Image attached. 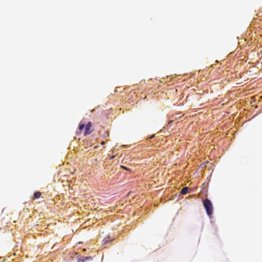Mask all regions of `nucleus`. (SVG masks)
I'll return each mask as SVG.
<instances>
[{
	"label": "nucleus",
	"mask_w": 262,
	"mask_h": 262,
	"mask_svg": "<svg viewBox=\"0 0 262 262\" xmlns=\"http://www.w3.org/2000/svg\"><path fill=\"white\" fill-rule=\"evenodd\" d=\"M203 205L206 209V213H210L213 212V206L211 201L208 199H206L203 201Z\"/></svg>",
	"instance_id": "obj_1"
},
{
	"label": "nucleus",
	"mask_w": 262,
	"mask_h": 262,
	"mask_svg": "<svg viewBox=\"0 0 262 262\" xmlns=\"http://www.w3.org/2000/svg\"><path fill=\"white\" fill-rule=\"evenodd\" d=\"M93 132L92 129V123L91 122H89L85 125V130L84 132V135L90 134Z\"/></svg>",
	"instance_id": "obj_2"
},
{
	"label": "nucleus",
	"mask_w": 262,
	"mask_h": 262,
	"mask_svg": "<svg viewBox=\"0 0 262 262\" xmlns=\"http://www.w3.org/2000/svg\"><path fill=\"white\" fill-rule=\"evenodd\" d=\"M189 189V188L188 187H185L183 188V189L181 191V193L182 194H186L188 193V190Z\"/></svg>",
	"instance_id": "obj_3"
},
{
	"label": "nucleus",
	"mask_w": 262,
	"mask_h": 262,
	"mask_svg": "<svg viewBox=\"0 0 262 262\" xmlns=\"http://www.w3.org/2000/svg\"><path fill=\"white\" fill-rule=\"evenodd\" d=\"M41 195V193L40 192H36L34 193L33 199H37L39 198Z\"/></svg>",
	"instance_id": "obj_4"
},
{
	"label": "nucleus",
	"mask_w": 262,
	"mask_h": 262,
	"mask_svg": "<svg viewBox=\"0 0 262 262\" xmlns=\"http://www.w3.org/2000/svg\"><path fill=\"white\" fill-rule=\"evenodd\" d=\"M84 127H85V124H84V123H82H82H80V125H79V130H80V131H81V130H82V129H84Z\"/></svg>",
	"instance_id": "obj_5"
},
{
	"label": "nucleus",
	"mask_w": 262,
	"mask_h": 262,
	"mask_svg": "<svg viewBox=\"0 0 262 262\" xmlns=\"http://www.w3.org/2000/svg\"><path fill=\"white\" fill-rule=\"evenodd\" d=\"M84 261H85V260H84L83 257H82L80 258H79L78 260V262H84Z\"/></svg>",
	"instance_id": "obj_6"
},
{
	"label": "nucleus",
	"mask_w": 262,
	"mask_h": 262,
	"mask_svg": "<svg viewBox=\"0 0 262 262\" xmlns=\"http://www.w3.org/2000/svg\"><path fill=\"white\" fill-rule=\"evenodd\" d=\"M85 261L87 260H89V259H92V257L91 256H85V257H83Z\"/></svg>",
	"instance_id": "obj_7"
},
{
	"label": "nucleus",
	"mask_w": 262,
	"mask_h": 262,
	"mask_svg": "<svg viewBox=\"0 0 262 262\" xmlns=\"http://www.w3.org/2000/svg\"><path fill=\"white\" fill-rule=\"evenodd\" d=\"M155 136V135H151L150 137H149V139H152L153 138H154Z\"/></svg>",
	"instance_id": "obj_8"
},
{
	"label": "nucleus",
	"mask_w": 262,
	"mask_h": 262,
	"mask_svg": "<svg viewBox=\"0 0 262 262\" xmlns=\"http://www.w3.org/2000/svg\"><path fill=\"white\" fill-rule=\"evenodd\" d=\"M101 144L102 145H104V144H105L104 141H102V142H101Z\"/></svg>",
	"instance_id": "obj_9"
},
{
	"label": "nucleus",
	"mask_w": 262,
	"mask_h": 262,
	"mask_svg": "<svg viewBox=\"0 0 262 262\" xmlns=\"http://www.w3.org/2000/svg\"><path fill=\"white\" fill-rule=\"evenodd\" d=\"M114 158V156H112V157L111 158V159H113Z\"/></svg>",
	"instance_id": "obj_10"
},
{
	"label": "nucleus",
	"mask_w": 262,
	"mask_h": 262,
	"mask_svg": "<svg viewBox=\"0 0 262 262\" xmlns=\"http://www.w3.org/2000/svg\"><path fill=\"white\" fill-rule=\"evenodd\" d=\"M123 167L124 168V169H127V168L126 167H125L124 166H123Z\"/></svg>",
	"instance_id": "obj_11"
}]
</instances>
